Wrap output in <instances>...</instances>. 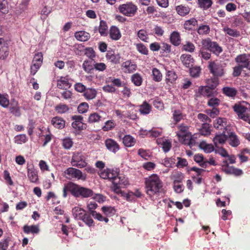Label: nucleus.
Segmentation results:
<instances>
[{"instance_id": "2", "label": "nucleus", "mask_w": 250, "mask_h": 250, "mask_svg": "<svg viewBox=\"0 0 250 250\" xmlns=\"http://www.w3.org/2000/svg\"><path fill=\"white\" fill-rule=\"evenodd\" d=\"M145 183L146 193L150 197L158 194L162 190L163 183L156 174H152L145 178Z\"/></svg>"}, {"instance_id": "26", "label": "nucleus", "mask_w": 250, "mask_h": 250, "mask_svg": "<svg viewBox=\"0 0 250 250\" xmlns=\"http://www.w3.org/2000/svg\"><path fill=\"white\" fill-rule=\"evenodd\" d=\"M214 88H211L208 86H200L199 88V93L204 96L210 97L214 93Z\"/></svg>"}, {"instance_id": "15", "label": "nucleus", "mask_w": 250, "mask_h": 250, "mask_svg": "<svg viewBox=\"0 0 250 250\" xmlns=\"http://www.w3.org/2000/svg\"><path fill=\"white\" fill-rule=\"evenodd\" d=\"M235 60L237 62L239 63V66L250 70V59L246 54H242L237 56Z\"/></svg>"}, {"instance_id": "61", "label": "nucleus", "mask_w": 250, "mask_h": 250, "mask_svg": "<svg viewBox=\"0 0 250 250\" xmlns=\"http://www.w3.org/2000/svg\"><path fill=\"white\" fill-rule=\"evenodd\" d=\"M206 113L211 118H214L219 115V110L217 108H212V109H207L205 111Z\"/></svg>"}, {"instance_id": "49", "label": "nucleus", "mask_w": 250, "mask_h": 250, "mask_svg": "<svg viewBox=\"0 0 250 250\" xmlns=\"http://www.w3.org/2000/svg\"><path fill=\"white\" fill-rule=\"evenodd\" d=\"M223 93L227 96L234 97L237 93V90L232 87H226L223 89Z\"/></svg>"}, {"instance_id": "30", "label": "nucleus", "mask_w": 250, "mask_h": 250, "mask_svg": "<svg viewBox=\"0 0 250 250\" xmlns=\"http://www.w3.org/2000/svg\"><path fill=\"white\" fill-rule=\"evenodd\" d=\"M97 91L93 88H86L83 93V96L87 100H92L96 97Z\"/></svg>"}, {"instance_id": "33", "label": "nucleus", "mask_w": 250, "mask_h": 250, "mask_svg": "<svg viewBox=\"0 0 250 250\" xmlns=\"http://www.w3.org/2000/svg\"><path fill=\"white\" fill-rule=\"evenodd\" d=\"M136 142V139L130 135H126L123 138V142L126 147L134 146Z\"/></svg>"}, {"instance_id": "14", "label": "nucleus", "mask_w": 250, "mask_h": 250, "mask_svg": "<svg viewBox=\"0 0 250 250\" xmlns=\"http://www.w3.org/2000/svg\"><path fill=\"white\" fill-rule=\"evenodd\" d=\"M27 177L32 183H37L39 180L37 170L35 168L33 165H27Z\"/></svg>"}, {"instance_id": "16", "label": "nucleus", "mask_w": 250, "mask_h": 250, "mask_svg": "<svg viewBox=\"0 0 250 250\" xmlns=\"http://www.w3.org/2000/svg\"><path fill=\"white\" fill-rule=\"evenodd\" d=\"M9 54L7 43L2 38H0V59L4 60Z\"/></svg>"}, {"instance_id": "55", "label": "nucleus", "mask_w": 250, "mask_h": 250, "mask_svg": "<svg viewBox=\"0 0 250 250\" xmlns=\"http://www.w3.org/2000/svg\"><path fill=\"white\" fill-rule=\"evenodd\" d=\"M81 220L89 227H91L94 225V221L93 219L87 213H85Z\"/></svg>"}, {"instance_id": "1", "label": "nucleus", "mask_w": 250, "mask_h": 250, "mask_svg": "<svg viewBox=\"0 0 250 250\" xmlns=\"http://www.w3.org/2000/svg\"><path fill=\"white\" fill-rule=\"evenodd\" d=\"M70 192L75 197L88 198L93 194V191L88 188L81 187L72 182L64 185L63 188V197L66 198L67 192Z\"/></svg>"}, {"instance_id": "3", "label": "nucleus", "mask_w": 250, "mask_h": 250, "mask_svg": "<svg viewBox=\"0 0 250 250\" xmlns=\"http://www.w3.org/2000/svg\"><path fill=\"white\" fill-rule=\"evenodd\" d=\"M120 13L127 17L133 16L137 11L138 7L132 2H127L120 5L118 8Z\"/></svg>"}, {"instance_id": "19", "label": "nucleus", "mask_w": 250, "mask_h": 250, "mask_svg": "<svg viewBox=\"0 0 250 250\" xmlns=\"http://www.w3.org/2000/svg\"><path fill=\"white\" fill-rule=\"evenodd\" d=\"M227 125V119L225 118H217L213 122L214 127L219 130L224 131V130L226 129Z\"/></svg>"}, {"instance_id": "23", "label": "nucleus", "mask_w": 250, "mask_h": 250, "mask_svg": "<svg viewBox=\"0 0 250 250\" xmlns=\"http://www.w3.org/2000/svg\"><path fill=\"white\" fill-rule=\"evenodd\" d=\"M71 86L68 79L66 77H62L57 81V86L60 89H67Z\"/></svg>"}, {"instance_id": "64", "label": "nucleus", "mask_w": 250, "mask_h": 250, "mask_svg": "<svg viewBox=\"0 0 250 250\" xmlns=\"http://www.w3.org/2000/svg\"><path fill=\"white\" fill-rule=\"evenodd\" d=\"M175 162V159L173 158H166L163 160V165L168 167H172Z\"/></svg>"}, {"instance_id": "39", "label": "nucleus", "mask_w": 250, "mask_h": 250, "mask_svg": "<svg viewBox=\"0 0 250 250\" xmlns=\"http://www.w3.org/2000/svg\"><path fill=\"white\" fill-rule=\"evenodd\" d=\"M55 110L59 114H64L69 111V108L66 104H59L55 106Z\"/></svg>"}, {"instance_id": "8", "label": "nucleus", "mask_w": 250, "mask_h": 250, "mask_svg": "<svg viewBox=\"0 0 250 250\" xmlns=\"http://www.w3.org/2000/svg\"><path fill=\"white\" fill-rule=\"evenodd\" d=\"M178 128L179 131L177 133V135L179 141L183 144H186V138H189L191 135V133L188 131V126L182 124L178 126Z\"/></svg>"}, {"instance_id": "10", "label": "nucleus", "mask_w": 250, "mask_h": 250, "mask_svg": "<svg viewBox=\"0 0 250 250\" xmlns=\"http://www.w3.org/2000/svg\"><path fill=\"white\" fill-rule=\"evenodd\" d=\"M202 45L204 47L208 49L216 55H218L222 51L221 47L217 43L211 42L209 39L203 40Z\"/></svg>"}, {"instance_id": "29", "label": "nucleus", "mask_w": 250, "mask_h": 250, "mask_svg": "<svg viewBox=\"0 0 250 250\" xmlns=\"http://www.w3.org/2000/svg\"><path fill=\"white\" fill-rule=\"evenodd\" d=\"M75 37L79 41L85 42L89 39L90 35L88 32L84 31H80L75 33Z\"/></svg>"}, {"instance_id": "40", "label": "nucleus", "mask_w": 250, "mask_h": 250, "mask_svg": "<svg viewBox=\"0 0 250 250\" xmlns=\"http://www.w3.org/2000/svg\"><path fill=\"white\" fill-rule=\"evenodd\" d=\"M177 13L181 16H184L188 14L190 11L189 8L182 5H178L176 7Z\"/></svg>"}, {"instance_id": "11", "label": "nucleus", "mask_w": 250, "mask_h": 250, "mask_svg": "<svg viewBox=\"0 0 250 250\" xmlns=\"http://www.w3.org/2000/svg\"><path fill=\"white\" fill-rule=\"evenodd\" d=\"M121 69L125 73H132L136 71L137 65L131 60H127L121 64Z\"/></svg>"}, {"instance_id": "45", "label": "nucleus", "mask_w": 250, "mask_h": 250, "mask_svg": "<svg viewBox=\"0 0 250 250\" xmlns=\"http://www.w3.org/2000/svg\"><path fill=\"white\" fill-rule=\"evenodd\" d=\"M151 109V106L146 102H144L140 105L139 111L142 114H148L150 112Z\"/></svg>"}, {"instance_id": "12", "label": "nucleus", "mask_w": 250, "mask_h": 250, "mask_svg": "<svg viewBox=\"0 0 250 250\" xmlns=\"http://www.w3.org/2000/svg\"><path fill=\"white\" fill-rule=\"evenodd\" d=\"M118 171L113 169L106 168L101 171L99 175L100 177L104 179H109L112 182L118 176Z\"/></svg>"}, {"instance_id": "43", "label": "nucleus", "mask_w": 250, "mask_h": 250, "mask_svg": "<svg viewBox=\"0 0 250 250\" xmlns=\"http://www.w3.org/2000/svg\"><path fill=\"white\" fill-rule=\"evenodd\" d=\"M102 117L98 113H91L88 119V122L90 124L97 123L101 120Z\"/></svg>"}, {"instance_id": "18", "label": "nucleus", "mask_w": 250, "mask_h": 250, "mask_svg": "<svg viewBox=\"0 0 250 250\" xmlns=\"http://www.w3.org/2000/svg\"><path fill=\"white\" fill-rule=\"evenodd\" d=\"M228 139V136L225 134V131H223L222 133L216 134L213 138L212 141L216 147L220 145L225 144Z\"/></svg>"}, {"instance_id": "48", "label": "nucleus", "mask_w": 250, "mask_h": 250, "mask_svg": "<svg viewBox=\"0 0 250 250\" xmlns=\"http://www.w3.org/2000/svg\"><path fill=\"white\" fill-rule=\"evenodd\" d=\"M153 80L155 82H160L162 79V74L157 68H154L152 70Z\"/></svg>"}, {"instance_id": "63", "label": "nucleus", "mask_w": 250, "mask_h": 250, "mask_svg": "<svg viewBox=\"0 0 250 250\" xmlns=\"http://www.w3.org/2000/svg\"><path fill=\"white\" fill-rule=\"evenodd\" d=\"M27 140L26 136L25 134H21L16 136L14 138L15 142L18 144H22L25 143Z\"/></svg>"}, {"instance_id": "25", "label": "nucleus", "mask_w": 250, "mask_h": 250, "mask_svg": "<svg viewBox=\"0 0 250 250\" xmlns=\"http://www.w3.org/2000/svg\"><path fill=\"white\" fill-rule=\"evenodd\" d=\"M227 136L229 143L231 146L236 147L240 144V141L237 136L234 132L229 133Z\"/></svg>"}, {"instance_id": "59", "label": "nucleus", "mask_w": 250, "mask_h": 250, "mask_svg": "<svg viewBox=\"0 0 250 250\" xmlns=\"http://www.w3.org/2000/svg\"><path fill=\"white\" fill-rule=\"evenodd\" d=\"M173 118L174 120L177 123L184 118V115L180 110H175L173 113Z\"/></svg>"}, {"instance_id": "56", "label": "nucleus", "mask_w": 250, "mask_h": 250, "mask_svg": "<svg viewBox=\"0 0 250 250\" xmlns=\"http://www.w3.org/2000/svg\"><path fill=\"white\" fill-rule=\"evenodd\" d=\"M220 104V100L215 97L210 98L208 102V105L212 108H217Z\"/></svg>"}, {"instance_id": "62", "label": "nucleus", "mask_w": 250, "mask_h": 250, "mask_svg": "<svg viewBox=\"0 0 250 250\" xmlns=\"http://www.w3.org/2000/svg\"><path fill=\"white\" fill-rule=\"evenodd\" d=\"M94 69L99 72H103L106 68V65L104 62H94Z\"/></svg>"}, {"instance_id": "60", "label": "nucleus", "mask_w": 250, "mask_h": 250, "mask_svg": "<svg viewBox=\"0 0 250 250\" xmlns=\"http://www.w3.org/2000/svg\"><path fill=\"white\" fill-rule=\"evenodd\" d=\"M183 49L187 52H193L195 50V46L192 43L187 42L183 45Z\"/></svg>"}, {"instance_id": "38", "label": "nucleus", "mask_w": 250, "mask_h": 250, "mask_svg": "<svg viewBox=\"0 0 250 250\" xmlns=\"http://www.w3.org/2000/svg\"><path fill=\"white\" fill-rule=\"evenodd\" d=\"M108 27L106 22L104 21H101L99 27V32L102 36H106L107 35Z\"/></svg>"}, {"instance_id": "44", "label": "nucleus", "mask_w": 250, "mask_h": 250, "mask_svg": "<svg viewBox=\"0 0 250 250\" xmlns=\"http://www.w3.org/2000/svg\"><path fill=\"white\" fill-rule=\"evenodd\" d=\"M24 232L26 233H38L39 232V227L35 225L27 226L25 225L23 227Z\"/></svg>"}, {"instance_id": "32", "label": "nucleus", "mask_w": 250, "mask_h": 250, "mask_svg": "<svg viewBox=\"0 0 250 250\" xmlns=\"http://www.w3.org/2000/svg\"><path fill=\"white\" fill-rule=\"evenodd\" d=\"M199 146L207 153H211L214 150L213 146L211 144L207 143L205 141L201 142L199 145Z\"/></svg>"}, {"instance_id": "28", "label": "nucleus", "mask_w": 250, "mask_h": 250, "mask_svg": "<svg viewBox=\"0 0 250 250\" xmlns=\"http://www.w3.org/2000/svg\"><path fill=\"white\" fill-rule=\"evenodd\" d=\"M109 36L113 40H119L121 37V34L118 28L112 26L109 30Z\"/></svg>"}, {"instance_id": "41", "label": "nucleus", "mask_w": 250, "mask_h": 250, "mask_svg": "<svg viewBox=\"0 0 250 250\" xmlns=\"http://www.w3.org/2000/svg\"><path fill=\"white\" fill-rule=\"evenodd\" d=\"M197 24V21L194 19L192 18L190 20H187L185 22L184 24V28L186 30H191L193 27Z\"/></svg>"}, {"instance_id": "47", "label": "nucleus", "mask_w": 250, "mask_h": 250, "mask_svg": "<svg viewBox=\"0 0 250 250\" xmlns=\"http://www.w3.org/2000/svg\"><path fill=\"white\" fill-rule=\"evenodd\" d=\"M199 6L204 9H207L211 7L212 4L211 0H198Z\"/></svg>"}, {"instance_id": "9", "label": "nucleus", "mask_w": 250, "mask_h": 250, "mask_svg": "<svg viewBox=\"0 0 250 250\" xmlns=\"http://www.w3.org/2000/svg\"><path fill=\"white\" fill-rule=\"evenodd\" d=\"M43 55L41 52L36 54L32 61L31 66V74L34 75L40 68L42 63Z\"/></svg>"}, {"instance_id": "53", "label": "nucleus", "mask_w": 250, "mask_h": 250, "mask_svg": "<svg viewBox=\"0 0 250 250\" xmlns=\"http://www.w3.org/2000/svg\"><path fill=\"white\" fill-rule=\"evenodd\" d=\"M9 104L8 95L0 94V105L3 107H7Z\"/></svg>"}, {"instance_id": "7", "label": "nucleus", "mask_w": 250, "mask_h": 250, "mask_svg": "<svg viewBox=\"0 0 250 250\" xmlns=\"http://www.w3.org/2000/svg\"><path fill=\"white\" fill-rule=\"evenodd\" d=\"M208 68L210 72L215 76H221L224 74L223 68L221 62L218 61L209 62Z\"/></svg>"}, {"instance_id": "20", "label": "nucleus", "mask_w": 250, "mask_h": 250, "mask_svg": "<svg viewBox=\"0 0 250 250\" xmlns=\"http://www.w3.org/2000/svg\"><path fill=\"white\" fill-rule=\"evenodd\" d=\"M156 142L158 145L162 146L163 151L165 152L169 151L171 147V142L169 140L165 138H158Z\"/></svg>"}, {"instance_id": "5", "label": "nucleus", "mask_w": 250, "mask_h": 250, "mask_svg": "<svg viewBox=\"0 0 250 250\" xmlns=\"http://www.w3.org/2000/svg\"><path fill=\"white\" fill-rule=\"evenodd\" d=\"M234 112L237 114L238 118L250 124V118L247 113V108L239 104H235L233 106Z\"/></svg>"}, {"instance_id": "31", "label": "nucleus", "mask_w": 250, "mask_h": 250, "mask_svg": "<svg viewBox=\"0 0 250 250\" xmlns=\"http://www.w3.org/2000/svg\"><path fill=\"white\" fill-rule=\"evenodd\" d=\"M51 123L54 127L59 129L63 128L65 126V121L62 118L59 117L53 118Z\"/></svg>"}, {"instance_id": "36", "label": "nucleus", "mask_w": 250, "mask_h": 250, "mask_svg": "<svg viewBox=\"0 0 250 250\" xmlns=\"http://www.w3.org/2000/svg\"><path fill=\"white\" fill-rule=\"evenodd\" d=\"M177 78L175 72L172 70H168L166 74V81L167 84L173 83Z\"/></svg>"}, {"instance_id": "21", "label": "nucleus", "mask_w": 250, "mask_h": 250, "mask_svg": "<svg viewBox=\"0 0 250 250\" xmlns=\"http://www.w3.org/2000/svg\"><path fill=\"white\" fill-rule=\"evenodd\" d=\"M72 213L76 220H81L86 213L85 210L80 207H75L72 209Z\"/></svg>"}, {"instance_id": "51", "label": "nucleus", "mask_w": 250, "mask_h": 250, "mask_svg": "<svg viewBox=\"0 0 250 250\" xmlns=\"http://www.w3.org/2000/svg\"><path fill=\"white\" fill-rule=\"evenodd\" d=\"M210 27L208 25L202 24L197 29V32L199 35H206L209 33Z\"/></svg>"}, {"instance_id": "34", "label": "nucleus", "mask_w": 250, "mask_h": 250, "mask_svg": "<svg viewBox=\"0 0 250 250\" xmlns=\"http://www.w3.org/2000/svg\"><path fill=\"white\" fill-rule=\"evenodd\" d=\"M83 68L87 73L91 74L94 70V63L92 61L85 60L83 63Z\"/></svg>"}, {"instance_id": "42", "label": "nucleus", "mask_w": 250, "mask_h": 250, "mask_svg": "<svg viewBox=\"0 0 250 250\" xmlns=\"http://www.w3.org/2000/svg\"><path fill=\"white\" fill-rule=\"evenodd\" d=\"M170 39L174 45H178L180 43V34L178 32H173L170 35Z\"/></svg>"}, {"instance_id": "46", "label": "nucleus", "mask_w": 250, "mask_h": 250, "mask_svg": "<svg viewBox=\"0 0 250 250\" xmlns=\"http://www.w3.org/2000/svg\"><path fill=\"white\" fill-rule=\"evenodd\" d=\"M116 125L115 121L110 120L105 122L104 125L103 126L102 129L104 131H108L114 128Z\"/></svg>"}, {"instance_id": "50", "label": "nucleus", "mask_w": 250, "mask_h": 250, "mask_svg": "<svg viewBox=\"0 0 250 250\" xmlns=\"http://www.w3.org/2000/svg\"><path fill=\"white\" fill-rule=\"evenodd\" d=\"M131 81L136 86H140L142 83V78L139 73H135L132 76Z\"/></svg>"}, {"instance_id": "4", "label": "nucleus", "mask_w": 250, "mask_h": 250, "mask_svg": "<svg viewBox=\"0 0 250 250\" xmlns=\"http://www.w3.org/2000/svg\"><path fill=\"white\" fill-rule=\"evenodd\" d=\"M64 176L68 179H76L85 181L86 178V175L83 174L80 170L71 167L64 171Z\"/></svg>"}, {"instance_id": "54", "label": "nucleus", "mask_w": 250, "mask_h": 250, "mask_svg": "<svg viewBox=\"0 0 250 250\" xmlns=\"http://www.w3.org/2000/svg\"><path fill=\"white\" fill-rule=\"evenodd\" d=\"M102 210L107 216H113L115 213V209L111 207H103Z\"/></svg>"}, {"instance_id": "24", "label": "nucleus", "mask_w": 250, "mask_h": 250, "mask_svg": "<svg viewBox=\"0 0 250 250\" xmlns=\"http://www.w3.org/2000/svg\"><path fill=\"white\" fill-rule=\"evenodd\" d=\"M180 60L183 64L187 67H190L192 66L194 62V60L191 56L189 54H183L180 57Z\"/></svg>"}, {"instance_id": "58", "label": "nucleus", "mask_w": 250, "mask_h": 250, "mask_svg": "<svg viewBox=\"0 0 250 250\" xmlns=\"http://www.w3.org/2000/svg\"><path fill=\"white\" fill-rule=\"evenodd\" d=\"M224 32L228 34L229 35L233 37H237L240 36L239 32L236 31V30L231 29L229 27H225L224 28Z\"/></svg>"}, {"instance_id": "6", "label": "nucleus", "mask_w": 250, "mask_h": 250, "mask_svg": "<svg viewBox=\"0 0 250 250\" xmlns=\"http://www.w3.org/2000/svg\"><path fill=\"white\" fill-rule=\"evenodd\" d=\"M71 164L73 166L79 168L84 167L87 165L84 156L80 152H75L73 154Z\"/></svg>"}, {"instance_id": "57", "label": "nucleus", "mask_w": 250, "mask_h": 250, "mask_svg": "<svg viewBox=\"0 0 250 250\" xmlns=\"http://www.w3.org/2000/svg\"><path fill=\"white\" fill-rule=\"evenodd\" d=\"M207 86L211 88H215L218 84V79L216 78H213L208 79L206 80Z\"/></svg>"}, {"instance_id": "17", "label": "nucleus", "mask_w": 250, "mask_h": 250, "mask_svg": "<svg viewBox=\"0 0 250 250\" xmlns=\"http://www.w3.org/2000/svg\"><path fill=\"white\" fill-rule=\"evenodd\" d=\"M105 145L108 150L114 153L120 149V146L118 144L112 139H106L105 141Z\"/></svg>"}, {"instance_id": "37", "label": "nucleus", "mask_w": 250, "mask_h": 250, "mask_svg": "<svg viewBox=\"0 0 250 250\" xmlns=\"http://www.w3.org/2000/svg\"><path fill=\"white\" fill-rule=\"evenodd\" d=\"M200 133L202 135L208 136L211 134L210 125L207 123H204L200 128Z\"/></svg>"}, {"instance_id": "35", "label": "nucleus", "mask_w": 250, "mask_h": 250, "mask_svg": "<svg viewBox=\"0 0 250 250\" xmlns=\"http://www.w3.org/2000/svg\"><path fill=\"white\" fill-rule=\"evenodd\" d=\"M112 184L118 185L120 186H125L128 184V182L127 179L124 176L122 175H119L118 173V176H117L114 180H113Z\"/></svg>"}, {"instance_id": "27", "label": "nucleus", "mask_w": 250, "mask_h": 250, "mask_svg": "<svg viewBox=\"0 0 250 250\" xmlns=\"http://www.w3.org/2000/svg\"><path fill=\"white\" fill-rule=\"evenodd\" d=\"M9 110L10 111L16 116H20L21 115L18 103L14 99L12 100L11 102Z\"/></svg>"}, {"instance_id": "22", "label": "nucleus", "mask_w": 250, "mask_h": 250, "mask_svg": "<svg viewBox=\"0 0 250 250\" xmlns=\"http://www.w3.org/2000/svg\"><path fill=\"white\" fill-rule=\"evenodd\" d=\"M106 58L111 62L117 64L120 62L121 56L119 54H116L112 51H108L106 53Z\"/></svg>"}, {"instance_id": "52", "label": "nucleus", "mask_w": 250, "mask_h": 250, "mask_svg": "<svg viewBox=\"0 0 250 250\" xmlns=\"http://www.w3.org/2000/svg\"><path fill=\"white\" fill-rule=\"evenodd\" d=\"M72 140L69 137L65 138L62 140V146L64 148L69 149L73 146Z\"/></svg>"}, {"instance_id": "13", "label": "nucleus", "mask_w": 250, "mask_h": 250, "mask_svg": "<svg viewBox=\"0 0 250 250\" xmlns=\"http://www.w3.org/2000/svg\"><path fill=\"white\" fill-rule=\"evenodd\" d=\"M72 119L74 120L72 123V126L76 130L81 131L86 128V125L83 123V118L81 116H73Z\"/></svg>"}]
</instances>
